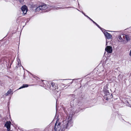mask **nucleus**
<instances>
[{
    "mask_svg": "<svg viewBox=\"0 0 131 131\" xmlns=\"http://www.w3.org/2000/svg\"><path fill=\"white\" fill-rule=\"evenodd\" d=\"M12 90L10 89L9 90H8L6 94V96L8 95V94H10L12 92Z\"/></svg>",
    "mask_w": 131,
    "mask_h": 131,
    "instance_id": "obj_13",
    "label": "nucleus"
},
{
    "mask_svg": "<svg viewBox=\"0 0 131 131\" xmlns=\"http://www.w3.org/2000/svg\"><path fill=\"white\" fill-rule=\"evenodd\" d=\"M50 88L53 91H55V92H58V89L57 88V86L56 84H55L53 82H51L50 83Z\"/></svg>",
    "mask_w": 131,
    "mask_h": 131,
    "instance_id": "obj_4",
    "label": "nucleus"
},
{
    "mask_svg": "<svg viewBox=\"0 0 131 131\" xmlns=\"http://www.w3.org/2000/svg\"><path fill=\"white\" fill-rule=\"evenodd\" d=\"M37 6L36 4H34L32 5V8L34 9V8H36Z\"/></svg>",
    "mask_w": 131,
    "mask_h": 131,
    "instance_id": "obj_16",
    "label": "nucleus"
},
{
    "mask_svg": "<svg viewBox=\"0 0 131 131\" xmlns=\"http://www.w3.org/2000/svg\"><path fill=\"white\" fill-rule=\"evenodd\" d=\"M101 68L102 69H103V70H102V71H104V69H103L104 68H103V67H101Z\"/></svg>",
    "mask_w": 131,
    "mask_h": 131,
    "instance_id": "obj_20",
    "label": "nucleus"
},
{
    "mask_svg": "<svg viewBox=\"0 0 131 131\" xmlns=\"http://www.w3.org/2000/svg\"><path fill=\"white\" fill-rule=\"evenodd\" d=\"M79 102H80L79 101H78L77 103H79Z\"/></svg>",
    "mask_w": 131,
    "mask_h": 131,
    "instance_id": "obj_24",
    "label": "nucleus"
},
{
    "mask_svg": "<svg viewBox=\"0 0 131 131\" xmlns=\"http://www.w3.org/2000/svg\"><path fill=\"white\" fill-rule=\"evenodd\" d=\"M129 55L130 56H131V49L130 51V52L129 53Z\"/></svg>",
    "mask_w": 131,
    "mask_h": 131,
    "instance_id": "obj_21",
    "label": "nucleus"
},
{
    "mask_svg": "<svg viewBox=\"0 0 131 131\" xmlns=\"http://www.w3.org/2000/svg\"><path fill=\"white\" fill-rule=\"evenodd\" d=\"M120 42H122L123 43H126V41L124 40L123 39V41L121 40L120 41Z\"/></svg>",
    "mask_w": 131,
    "mask_h": 131,
    "instance_id": "obj_17",
    "label": "nucleus"
},
{
    "mask_svg": "<svg viewBox=\"0 0 131 131\" xmlns=\"http://www.w3.org/2000/svg\"><path fill=\"white\" fill-rule=\"evenodd\" d=\"M45 81V82L43 83L44 84H45V83H47V81Z\"/></svg>",
    "mask_w": 131,
    "mask_h": 131,
    "instance_id": "obj_22",
    "label": "nucleus"
},
{
    "mask_svg": "<svg viewBox=\"0 0 131 131\" xmlns=\"http://www.w3.org/2000/svg\"><path fill=\"white\" fill-rule=\"evenodd\" d=\"M21 9L23 12V14L25 15L26 14L27 11V7L26 5L23 6L21 8Z\"/></svg>",
    "mask_w": 131,
    "mask_h": 131,
    "instance_id": "obj_6",
    "label": "nucleus"
},
{
    "mask_svg": "<svg viewBox=\"0 0 131 131\" xmlns=\"http://www.w3.org/2000/svg\"><path fill=\"white\" fill-rule=\"evenodd\" d=\"M40 10H41V6H40V5L39 6H37L36 7V8L35 9V11L36 12L39 11Z\"/></svg>",
    "mask_w": 131,
    "mask_h": 131,
    "instance_id": "obj_11",
    "label": "nucleus"
},
{
    "mask_svg": "<svg viewBox=\"0 0 131 131\" xmlns=\"http://www.w3.org/2000/svg\"><path fill=\"white\" fill-rule=\"evenodd\" d=\"M107 43H108V42L107 41H106V46H107Z\"/></svg>",
    "mask_w": 131,
    "mask_h": 131,
    "instance_id": "obj_23",
    "label": "nucleus"
},
{
    "mask_svg": "<svg viewBox=\"0 0 131 131\" xmlns=\"http://www.w3.org/2000/svg\"><path fill=\"white\" fill-rule=\"evenodd\" d=\"M82 12V13L83 14H84L85 16L86 17V16H87V15H86L85 14V13H84L83 12Z\"/></svg>",
    "mask_w": 131,
    "mask_h": 131,
    "instance_id": "obj_19",
    "label": "nucleus"
},
{
    "mask_svg": "<svg viewBox=\"0 0 131 131\" xmlns=\"http://www.w3.org/2000/svg\"><path fill=\"white\" fill-rule=\"evenodd\" d=\"M11 123L10 121H7L5 124V126L6 127L8 131L10 130Z\"/></svg>",
    "mask_w": 131,
    "mask_h": 131,
    "instance_id": "obj_8",
    "label": "nucleus"
},
{
    "mask_svg": "<svg viewBox=\"0 0 131 131\" xmlns=\"http://www.w3.org/2000/svg\"><path fill=\"white\" fill-rule=\"evenodd\" d=\"M86 17L89 19L90 20L92 21V22L95 24L98 27L100 28V29L101 28V27L98 25L96 23H95V21H93L92 19H91L90 18L89 16H86Z\"/></svg>",
    "mask_w": 131,
    "mask_h": 131,
    "instance_id": "obj_10",
    "label": "nucleus"
},
{
    "mask_svg": "<svg viewBox=\"0 0 131 131\" xmlns=\"http://www.w3.org/2000/svg\"><path fill=\"white\" fill-rule=\"evenodd\" d=\"M28 84H24L23 85L21 86L19 89H21L23 88H25V87H28Z\"/></svg>",
    "mask_w": 131,
    "mask_h": 131,
    "instance_id": "obj_12",
    "label": "nucleus"
},
{
    "mask_svg": "<svg viewBox=\"0 0 131 131\" xmlns=\"http://www.w3.org/2000/svg\"><path fill=\"white\" fill-rule=\"evenodd\" d=\"M118 38H119V40H120V41L122 40V41H123V39H122V37H121V36L119 37Z\"/></svg>",
    "mask_w": 131,
    "mask_h": 131,
    "instance_id": "obj_18",
    "label": "nucleus"
},
{
    "mask_svg": "<svg viewBox=\"0 0 131 131\" xmlns=\"http://www.w3.org/2000/svg\"><path fill=\"white\" fill-rule=\"evenodd\" d=\"M125 37L127 41H129L130 40V39L128 36L126 35Z\"/></svg>",
    "mask_w": 131,
    "mask_h": 131,
    "instance_id": "obj_14",
    "label": "nucleus"
},
{
    "mask_svg": "<svg viewBox=\"0 0 131 131\" xmlns=\"http://www.w3.org/2000/svg\"><path fill=\"white\" fill-rule=\"evenodd\" d=\"M108 87L106 86H105L103 90V92L105 94L104 96V98L106 100H108L110 98H111V95L109 92V91L107 90Z\"/></svg>",
    "mask_w": 131,
    "mask_h": 131,
    "instance_id": "obj_3",
    "label": "nucleus"
},
{
    "mask_svg": "<svg viewBox=\"0 0 131 131\" xmlns=\"http://www.w3.org/2000/svg\"><path fill=\"white\" fill-rule=\"evenodd\" d=\"M74 114V111L71 113L68 118H67L63 122V124L60 126L61 123L58 122L57 120L55 124V126L53 131H59L61 129V131H67V129L73 125V122L72 120V116Z\"/></svg>",
    "mask_w": 131,
    "mask_h": 131,
    "instance_id": "obj_1",
    "label": "nucleus"
},
{
    "mask_svg": "<svg viewBox=\"0 0 131 131\" xmlns=\"http://www.w3.org/2000/svg\"><path fill=\"white\" fill-rule=\"evenodd\" d=\"M100 29L104 33L105 36L106 38L108 39H110L112 37V36L108 32L105 31V30L101 28Z\"/></svg>",
    "mask_w": 131,
    "mask_h": 131,
    "instance_id": "obj_5",
    "label": "nucleus"
},
{
    "mask_svg": "<svg viewBox=\"0 0 131 131\" xmlns=\"http://www.w3.org/2000/svg\"><path fill=\"white\" fill-rule=\"evenodd\" d=\"M130 107H131V106H130Z\"/></svg>",
    "mask_w": 131,
    "mask_h": 131,
    "instance_id": "obj_26",
    "label": "nucleus"
},
{
    "mask_svg": "<svg viewBox=\"0 0 131 131\" xmlns=\"http://www.w3.org/2000/svg\"><path fill=\"white\" fill-rule=\"evenodd\" d=\"M77 9L78 10H79H79H78V9Z\"/></svg>",
    "mask_w": 131,
    "mask_h": 131,
    "instance_id": "obj_25",
    "label": "nucleus"
},
{
    "mask_svg": "<svg viewBox=\"0 0 131 131\" xmlns=\"http://www.w3.org/2000/svg\"><path fill=\"white\" fill-rule=\"evenodd\" d=\"M41 9V11L43 10H45L47 9L46 11L48 12L50 10V9H53V10L58 9H63L65 8L60 7L59 5H56L55 6H50L49 5L43 4L40 5ZM72 7H66V8H71Z\"/></svg>",
    "mask_w": 131,
    "mask_h": 131,
    "instance_id": "obj_2",
    "label": "nucleus"
},
{
    "mask_svg": "<svg viewBox=\"0 0 131 131\" xmlns=\"http://www.w3.org/2000/svg\"><path fill=\"white\" fill-rule=\"evenodd\" d=\"M69 97L71 101H74L75 99V96L74 94H71L69 95Z\"/></svg>",
    "mask_w": 131,
    "mask_h": 131,
    "instance_id": "obj_9",
    "label": "nucleus"
},
{
    "mask_svg": "<svg viewBox=\"0 0 131 131\" xmlns=\"http://www.w3.org/2000/svg\"><path fill=\"white\" fill-rule=\"evenodd\" d=\"M105 50L108 53H112V47L111 46H107L105 48Z\"/></svg>",
    "mask_w": 131,
    "mask_h": 131,
    "instance_id": "obj_7",
    "label": "nucleus"
},
{
    "mask_svg": "<svg viewBox=\"0 0 131 131\" xmlns=\"http://www.w3.org/2000/svg\"><path fill=\"white\" fill-rule=\"evenodd\" d=\"M18 66H17V67H20V66H21L22 67H23V66H21V63H19L18 61Z\"/></svg>",
    "mask_w": 131,
    "mask_h": 131,
    "instance_id": "obj_15",
    "label": "nucleus"
}]
</instances>
